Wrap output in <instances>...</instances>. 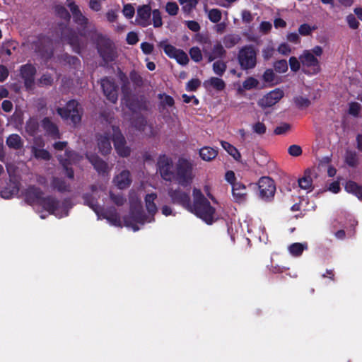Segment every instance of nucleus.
<instances>
[{
  "instance_id": "72a5a7b5",
  "label": "nucleus",
  "mask_w": 362,
  "mask_h": 362,
  "mask_svg": "<svg viewBox=\"0 0 362 362\" xmlns=\"http://www.w3.org/2000/svg\"><path fill=\"white\" fill-rule=\"evenodd\" d=\"M204 86L206 88H212L217 90H221L225 88L224 81L219 78L213 77L208 81H206Z\"/></svg>"
},
{
  "instance_id": "39448f33",
  "label": "nucleus",
  "mask_w": 362,
  "mask_h": 362,
  "mask_svg": "<svg viewBox=\"0 0 362 362\" xmlns=\"http://www.w3.org/2000/svg\"><path fill=\"white\" fill-rule=\"evenodd\" d=\"M194 177L193 164L186 159H180L177 164L176 173L174 175V178L178 184L183 187L189 186Z\"/></svg>"
},
{
  "instance_id": "e2e57ef3",
  "label": "nucleus",
  "mask_w": 362,
  "mask_h": 362,
  "mask_svg": "<svg viewBox=\"0 0 362 362\" xmlns=\"http://www.w3.org/2000/svg\"><path fill=\"white\" fill-rule=\"evenodd\" d=\"M291 126L287 123H284L276 127L274 129V133L276 134H284L288 131H289Z\"/></svg>"
},
{
  "instance_id": "774afa93",
  "label": "nucleus",
  "mask_w": 362,
  "mask_h": 362,
  "mask_svg": "<svg viewBox=\"0 0 362 362\" xmlns=\"http://www.w3.org/2000/svg\"><path fill=\"white\" fill-rule=\"evenodd\" d=\"M139 41L138 35L134 32H129L127 35V42L129 45H135Z\"/></svg>"
},
{
  "instance_id": "412c9836",
  "label": "nucleus",
  "mask_w": 362,
  "mask_h": 362,
  "mask_svg": "<svg viewBox=\"0 0 362 362\" xmlns=\"http://www.w3.org/2000/svg\"><path fill=\"white\" fill-rule=\"evenodd\" d=\"M151 9L148 5H143L137 9L136 21L142 27H147L151 25Z\"/></svg>"
},
{
  "instance_id": "bb28decb",
  "label": "nucleus",
  "mask_w": 362,
  "mask_h": 362,
  "mask_svg": "<svg viewBox=\"0 0 362 362\" xmlns=\"http://www.w3.org/2000/svg\"><path fill=\"white\" fill-rule=\"evenodd\" d=\"M232 194L234 200L237 202H243L247 199L246 187L242 183L233 184Z\"/></svg>"
},
{
  "instance_id": "9b49d317",
  "label": "nucleus",
  "mask_w": 362,
  "mask_h": 362,
  "mask_svg": "<svg viewBox=\"0 0 362 362\" xmlns=\"http://www.w3.org/2000/svg\"><path fill=\"white\" fill-rule=\"evenodd\" d=\"M133 125L136 130L147 137L155 136L159 132L158 126L154 127L151 123H148L145 118L140 115L134 117Z\"/></svg>"
},
{
  "instance_id": "ea45409f",
  "label": "nucleus",
  "mask_w": 362,
  "mask_h": 362,
  "mask_svg": "<svg viewBox=\"0 0 362 362\" xmlns=\"http://www.w3.org/2000/svg\"><path fill=\"white\" fill-rule=\"evenodd\" d=\"M6 144L10 148L18 149L22 147L23 142L18 134H11L6 140Z\"/></svg>"
},
{
  "instance_id": "37998d69",
  "label": "nucleus",
  "mask_w": 362,
  "mask_h": 362,
  "mask_svg": "<svg viewBox=\"0 0 362 362\" xmlns=\"http://www.w3.org/2000/svg\"><path fill=\"white\" fill-rule=\"evenodd\" d=\"M100 87L102 90H115L116 89L113 79L107 77L101 79Z\"/></svg>"
},
{
  "instance_id": "473e14b6",
  "label": "nucleus",
  "mask_w": 362,
  "mask_h": 362,
  "mask_svg": "<svg viewBox=\"0 0 362 362\" xmlns=\"http://www.w3.org/2000/svg\"><path fill=\"white\" fill-rule=\"evenodd\" d=\"M204 11L207 13L209 19L213 23H218L222 17L221 11L218 8L209 9L206 4L204 6Z\"/></svg>"
},
{
  "instance_id": "6e6552de",
  "label": "nucleus",
  "mask_w": 362,
  "mask_h": 362,
  "mask_svg": "<svg viewBox=\"0 0 362 362\" xmlns=\"http://www.w3.org/2000/svg\"><path fill=\"white\" fill-rule=\"evenodd\" d=\"M57 112L63 119H70L74 125L81 122L82 110L78 103L74 100H69L65 107H59Z\"/></svg>"
},
{
  "instance_id": "4d7b16f0",
  "label": "nucleus",
  "mask_w": 362,
  "mask_h": 362,
  "mask_svg": "<svg viewBox=\"0 0 362 362\" xmlns=\"http://www.w3.org/2000/svg\"><path fill=\"white\" fill-rule=\"evenodd\" d=\"M55 11L62 18H64L65 20L70 19L71 16L65 7L62 6H57L55 8Z\"/></svg>"
},
{
  "instance_id": "a18cd8bd",
  "label": "nucleus",
  "mask_w": 362,
  "mask_h": 362,
  "mask_svg": "<svg viewBox=\"0 0 362 362\" xmlns=\"http://www.w3.org/2000/svg\"><path fill=\"white\" fill-rule=\"evenodd\" d=\"M274 70L280 74H284L288 70V64L286 59L278 60L274 64Z\"/></svg>"
},
{
  "instance_id": "13d9d810",
  "label": "nucleus",
  "mask_w": 362,
  "mask_h": 362,
  "mask_svg": "<svg viewBox=\"0 0 362 362\" xmlns=\"http://www.w3.org/2000/svg\"><path fill=\"white\" fill-rule=\"evenodd\" d=\"M315 29V27L312 28L308 24L304 23L298 28V32L301 35L305 36L309 35Z\"/></svg>"
},
{
  "instance_id": "20e7f679",
  "label": "nucleus",
  "mask_w": 362,
  "mask_h": 362,
  "mask_svg": "<svg viewBox=\"0 0 362 362\" xmlns=\"http://www.w3.org/2000/svg\"><path fill=\"white\" fill-rule=\"evenodd\" d=\"M105 190V187L103 185L98 186L93 185L91 187V194H86L84 195V202L95 212L99 218L102 216L104 218H106L110 224L115 226H121V222L117 214H110L107 211H103L100 207L97 204V197H100Z\"/></svg>"
},
{
  "instance_id": "a878e982",
  "label": "nucleus",
  "mask_w": 362,
  "mask_h": 362,
  "mask_svg": "<svg viewBox=\"0 0 362 362\" xmlns=\"http://www.w3.org/2000/svg\"><path fill=\"white\" fill-rule=\"evenodd\" d=\"M283 97V92H268L259 100V105L262 107H270L276 104Z\"/></svg>"
},
{
  "instance_id": "69168bd1",
  "label": "nucleus",
  "mask_w": 362,
  "mask_h": 362,
  "mask_svg": "<svg viewBox=\"0 0 362 362\" xmlns=\"http://www.w3.org/2000/svg\"><path fill=\"white\" fill-rule=\"evenodd\" d=\"M159 98L161 100L162 104L164 105L172 106L174 103L173 98L165 95V93L160 94Z\"/></svg>"
},
{
  "instance_id": "6e6d98bb",
  "label": "nucleus",
  "mask_w": 362,
  "mask_h": 362,
  "mask_svg": "<svg viewBox=\"0 0 362 362\" xmlns=\"http://www.w3.org/2000/svg\"><path fill=\"white\" fill-rule=\"evenodd\" d=\"M73 18L75 23L79 25L85 26L88 24V20L86 16L83 15L81 11L76 14L74 16H73Z\"/></svg>"
},
{
  "instance_id": "680f3d73",
  "label": "nucleus",
  "mask_w": 362,
  "mask_h": 362,
  "mask_svg": "<svg viewBox=\"0 0 362 362\" xmlns=\"http://www.w3.org/2000/svg\"><path fill=\"white\" fill-rule=\"evenodd\" d=\"M300 61H299L296 57H291L289 59V64L291 69L293 71H297L300 69Z\"/></svg>"
},
{
  "instance_id": "2f4dec72",
  "label": "nucleus",
  "mask_w": 362,
  "mask_h": 362,
  "mask_svg": "<svg viewBox=\"0 0 362 362\" xmlns=\"http://www.w3.org/2000/svg\"><path fill=\"white\" fill-rule=\"evenodd\" d=\"M221 145L235 160H240L241 155L234 146L225 141H221Z\"/></svg>"
},
{
  "instance_id": "052dcab7",
  "label": "nucleus",
  "mask_w": 362,
  "mask_h": 362,
  "mask_svg": "<svg viewBox=\"0 0 362 362\" xmlns=\"http://www.w3.org/2000/svg\"><path fill=\"white\" fill-rule=\"evenodd\" d=\"M111 200L117 206H121L124 203V197L120 194H115L112 192L110 193Z\"/></svg>"
},
{
  "instance_id": "09e8293b",
  "label": "nucleus",
  "mask_w": 362,
  "mask_h": 362,
  "mask_svg": "<svg viewBox=\"0 0 362 362\" xmlns=\"http://www.w3.org/2000/svg\"><path fill=\"white\" fill-rule=\"evenodd\" d=\"M346 163L350 166H355L358 163L356 153L352 151H347L345 156Z\"/></svg>"
},
{
  "instance_id": "393cba45",
  "label": "nucleus",
  "mask_w": 362,
  "mask_h": 362,
  "mask_svg": "<svg viewBox=\"0 0 362 362\" xmlns=\"http://www.w3.org/2000/svg\"><path fill=\"white\" fill-rule=\"evenodd\" d=\"M315 176L314 172L308 169L305 171L303 176L298 180V185L302 189L311 192L314 189L313 184V177Z\"/></svg>"
},
{
  "instance_id": "de8ad7c7",
  "label": "nucleus",
  "mask_w": 362,
  "mask_h": 362,
  "mask_svg": "<svg viewBox=\"0 0 362 362\" xmlns=\"http://www.w3.org/2000/svg\"><path fill=\"white\" fill-rule=\"evenodd\" d=\"M226 69V64L223 61H216L213 64V70L216 75L222 76Z\"/></svg>"
},
{
  "instance_id": "a19ab883",
  "label": "nucleus",
  "mask_w": 362,
  "mask_h": 362,
  "mask_svg": "<svg viewBox=\"0 0 362 362\" xmlns=\"http://www.w3.org/2000/svg\"><path fill=\"white\" fill-rule=\"evenodd\" d=\"M293 102L296 106L298 108H305L310 105V99L303 95H298L293 98Z\"/></svg>"
},
{
  "instance_id": "1a4fd4ad",
  "label": "nucleus",
  "mask_w": 362,
  "mask_h": 362,
  "mask_svg": "<svg viewBox=\"0 0 362 362\" xmlns=\"http://www.w3.org/2000/svg\"><path fill=\"white\" fill-rule=\"evenodd\" d=\"M31 48L45 59L51 58L53 54L52 40L46 37H37L33 40Z\"/></svg>"
},
{
  "instance_id": "4468645a",
  "label": "nucleus",
  "mask_w": 362,
  "mask_h": 362,
  "mask_svg": "<svg viewBox=\"0 0 362 362\" xmlns=\"http://www.w3.org/2000/svg\"><path fill=\"white\" fill-rule=\"evenodd\" d=\"M160 47H162L165 53L170 57L175 58L178 63L185 65L189 62V58L185 52L182 50L177 49L175 47L166 44L163 42L160 43Z\"/></svg>"
},
{
  "instance_id": "423d86ee",
  "label": "nucleus",
  "mask_w": 362,
  "mask_h": 362,
  "mask_svg": "<svg viewBox=\"0 0 362 362\" xmlns=\"http://www.w3.org/2000/svg\"><path fill=\"white\" fill-rule=\"evenodd\" d=\"M237 58L243 70L253 69L257 64V51L252 45H245L239 50Z\"/></svg>"
},
{
  "instance_id": "bf43d9fd",
  "label": "nucleus",
  "mask_w": 362,
  "mask_h": 362,
  "mask_svg": "<svg viewBox=\"0 0 362 362\" xmlns=\"http://www.w3.org/2000/svg\"><path fill=\"white\" fill-rule=\"evenodd\" d=\"M122 13L127 18H132L135 13V10L131 4H126L124 6Z\"/></svg>"
},
{
  "instance_id": "cd10ccee",
  "label": "nucleus",
  "mask_w": 362,
  "mask_h": 362,
  "mask_svg": "<svg viewBox=\"0 0 362 362\" xmlns=\"http://www.w3.org/2000/svg\"><path fill=\"white\" fill-rule=\"evenodd\" d=\"M218 155V151L216 148L204 146L199 150V156L205 161H211Z\"/></svg>"
},
{
  "instance_id": "c9c22d12",
  "label": "nucleus",
  "mask_w": 362,
  "mask_h": 362,
  "mask_svg": "<svg viewBox=\"0 0 362 362\" xmlns=\"http://www.w3.org/2000/svg\"><path fill=\"white\" fill-rule=\"evenodd\" d=\"M182 5V10L185 13H190L197 6L198 0H178Z\"/></svg>"
},
{
  "instance_id": "58836bf2",
  "label": "nucleus",
  "mask_w": 362,
  "mask_h": 362,
  "mask_svg": "<svg viewBox=\"0 0 362 362\" xmlns=\"http://www.w3.org/2000/svg\"><path fill=\"white\" fill-rule=\"evenodd\" d=\"M44 129L52 136L55 138L58 137L59 132L57 127L49 119L45 118L42 121Z\"/></svg>"
},
{
  "instance_id": "7c9ffc66",
  "label": "nucleus",
  "mask_w": 362,
  "mask_h": 362,
  "mask_svg": "<svg viewBox=\"0 0 362 362\" xmlns=\"http://www.w3.org/2000/svg\"><path fill=\"white\" fill-rule=\"evenodd\" d=\"M226 52L223 45L218 42L214 46L211 52L209 54V61L212 62L215 59L221 58L225 56Z\"/></svg>"
},
{
  "instance_id": "5701e85b",
  "label": "nucleus",
  "mask_w": 362,
  "mask_h": 362,
  "mask_svg": "<svg viewBox=\"0 0 362 362\" xmlns=\"http://www.w3.org/2000/svg\"><path fill=\"white\" fill-rule=\"evenodd\" d=\"M132 181L130 173L127 170H124L116 175L113 179L115 185L120 189H126L129 187Z\"/></svg>"
},
{
  "instance_id": "a211bd4d",
  "label": "nucleus",
  "mask_w": 362,
  "mask_h": 362,
  "mask_svg": "<svg viewBox=\"0 0 362 362\" xmlns=\"http://www.w3.org/2000/svg\"><path fill=\"white\" fill-rule=\"evenodd\" d=\"M110 137L112 138L111 125L107 127V132L104 134L99 135L98 138V148L100 152L103 155L110 153L112 150Z\"/></svg>"
},
{
  "instance_id": "79ce46f5",
  "label": "nucleus",
  "mask_w": 362,
  "mask_h": 362,
  "mask_svg": "<svg viewBox=\"0 0 362 362\" xmlns=\"http://www.w3.org/2000/svg\"><path fill=\"white\" fill-rule=\"evenodd\" d=\"M53 78L49 74H44L42 76L38 79L37 84L40 88H46L49 86H51L53 83Z\"/></svg>"
},
{
  "instance_id": "0eeeda50",
  "label": "nucleus",
  "mask_w": 362,
  "mask_h": 362,
  "mask_svg": "<svg viewBox=\"0 0 362 362\" xmlns=\"http://www.w3.org/2000/svg\"><path fill=\"white\" fill-rule=\"evenodd\" d=\"M94 35L98 52L104 61L106 62L114 61L117 57V52L113 42L97 32Z\"/></svg>"
},
{
  "instance_id": "f3484780",
  "label": "nucleus",
  "mask_w": 362,
  "mask_h": 362,
  "mask_svg": "<svg viewBox=\"0 0 362 362\" xmlns=\"http://www.w3.org/2000/svg\"><path fill=\"white\" fill-rule=\"evenodd\" d=\"M62 38L71 45L76 53H80L81 49L84 47L83 43L81 42L76 33L69 28H66L63 30Z\"/></svg>"
},
{
  "instance_id": "603ef678",
  "label": "nucleus",
  "mask_w": 362,
  "mask_h": 362,
  "mask_svg": "<svg viewBox=\"0 0 362 362\" xmlns=\"http://www.w3.org/2000/svg\"><path fill=\"white\" fill-rule=\"evenodd\" d=\"M252 129L254 133L262 135L266 132L267 127L263 122H257L252 125Z\"/></svg>"
},
{
  "instance_id": "aec40b11",
  "label": "nucleus",
  "mask_w": 362,
  "mask_h": 362,
  "mask_svg": "<svg viewBox=\"0 0 362 362\" xmlns=\"http://www.w3.org/2000/svg\"><path fill=\"white\" fill-rule=\"evenodd\" d=\"M66 158H62L61 156H58L59 160L62 165L64 167L66 170V173L67 177L69 178H73L74 177V171L69 168L68 165L72 163H75L80 160L81 156H78L76 153L71 151H66L65 153Z\"/></svg>"
},
{
  "instance_id": "f257e3e1",
  "label": "nucleus",
  "mask_w": 362,
  "mask_h": 362,
  "mask_svg": "<svg viewBox=\"0 0 362 362\" xmlns=\"http://www.w3.org/2000/svg\"><path fill=\"white\" fill-rule=\"evenodd\" d=\"M157 195L155 193L147 194L145 196L146 208L148 215L145 216L142 212V207L139 198L134 192H130V214L128 217L124 218V226L131 228L134 231L139 230V225H143L146 222L153 221V216L157 212V206L154 203Z\"/></svg>"
},
{
  "instance_id": "f704fd0d",
  "label": "nucleus",
  "mask_w": 362,
  "mask_h": 362,
  "mask_svg": "<svg viewBox=\"0 0 362 362\" xmlns=\"http://www.w3.org/2000/svg\"><path fill=\"white\" fill-rule=\"evenodd\" d=\"M347 192L356 195L358 199H362V187L358 185L356 182H347L345 186Z\"/></svg>"
},
{
  "instance_id": "7ed1b4c3",
  "label": "nucleus",
  "mask_w": 362,
  "mask_h": 362,
  "mask_svg": "<svg viewBox=\"0 0 362 362\" xmlns=\"http://www.w3.org/2000/svg\"><path fill=\"white\" fill-rule=\"evenodd\" d=\"M194 203L189 206V211L195 214L207 224H212L218 217L215 208L203 195L200 189H193Z\"/></svg>"
},
{
  "instance_id": "ddd939ff",
  "label": "nucleus",
  "mask_w": 362,
  "mask_h": 362,
  "mask_svg": "<svg viewBox=\"0 0 362 362\" xmlns=\"http://www.w3.org/2000/svg\"><path fill=\"white\" fill-rule=\"evenodd\" d=\"M259 189L260 197L264 199H268L274 195L276 187L274 181L268 177H262L259 179Z\"/></svg>"
},
{
  "instance_id": "c85d7f7f",
  "label": "nucleus",
  "mask_w": 362,
  "mask_h": 362,
  "mask_svg": "<svg viewBox=\"0 0 362 362\" xmlns=\"http://www.w3.org/2000/svg\"><path fill=\"white\" fill-rule=\"evenodd\" d=\"M288 249L292 256L299 257L304 250L308 249V244L306 243H296L289 245Z\"/></svg>"
},
{
  "instance_id": "dca6fc26",
  "label": "nucleus",
  "mask_w": 362,
  "mask_h": 362,
  "mask_svg": "<svg viewBox=\"0 0 362 362\" xmlns=\"http://www.w3.org/2000/svg\"><path fill=\"white\" fill-rule=\"evenodd\" d=\"M158 165L161 177L165 180H171L174 178L173 172V161L167 156H160L158 161Z\"/></svg>"
},
{
  "instance_id": "0e129e2a",
  "label": "nucleus",
  "mask_w": 362,
  "mask_h": 362,
  "mask_svg": "<svg viewBox=\"0 0 362 362\" xmlns=\"http://www.w3.org/2000/svg\"><path fill=\"white\" fill-rule=\"evenodd\" d=\"M288 153L292 156H298L302 153V149L298 145H291L288 149Z\"/></svg>"
},
{
  "instance_id": "f03ea898",
  "label": "nucleus",
  "mask_w": 362,
  "mask_h": 362,
  "mask_svg": "<svg viewBox=\"0 0 362 362\" xmlns=\"http://www.w3.org/2000/svg\"><path fill=\"white\" fill-rule=\"evenodd\" d=\"M25 199L30 204H37L42 206L49 214H52L58 218L66 216L68 210L71 207L67 202L59 203L52 198L42 197L41 191L34 187L28 189L25 193Z\"/></svg>"
},
{
  "instance_id": "4be33fe9",
  "label": "nucleus",
  "mask_w": 362,
  "mask_h": 362,
  "mask_svg": "<svg viewBox=\"0 0 362 362\" xmlns=\"http://www.w3.org/2000/svg\"><path fill=\"white\" fill-rule=\"evenodd\" d=\"M87 158L99 174L105 175L108 174L110 171L111 168L108 166L107 163L97 155L87 154Z\"/></svg>"
},
{
  "instance_id": "6ab92c4d",
  "label": "nucleus",
  "mask_w": 362,
  "mask_h": 362,
  "mask_svg": "<svg viewBox=\"0 0 362 362\" xmlns=\"http://www.w3.org/2000/svg\"><path fill=\"white\" fill-rule=\"evenodd\" d=\"M124 97L122 99V105L125 106V108L124 107L123 110L126 113V108L132 112L133 114H136L144 109L143 105L140 104L137 100L131 98L129 92H124Z\"/></svg>"
},
{
  "instance_id": "49530a36",
  "label": "nucleus",
  "mask_w": 362,
  "mask_h": 362,
  "mask_svg": "<svg viewBox=\"0 0 362 362\" xmlns=\"http://www.w3.org/2000/svg\"><path fill=\"white\" fill-rule=\"evenodd\" d=\"M153 25L155 28H160L163 25L161 13L158 9H154L151 12Z\"/></svg>"
},
{
  "instance_id": "338daca9",
  "label": "nucleus",
  "mask_w": 362,
  "mask_h": 362,
  "mask_svg": "<svg viewBox=\"0 0 362 362\" xmlns=\"http://www.w3.org/2000/svg\"><path fill=\"white\" fill-rule=\"evenodd\" d=\"M346 21L350 28L352 29H356L358 27V22L357 21L356 17L353 14H350L346 17Z\"/></svg>"
},
{
  "instance_id": "864d4df0",
  "label": "nucleus",
  "mask_w": 362,
  "mask_h": 362,
  "mask_svg": "<svg viewBox=\"0 0 362 362\" xmlns=\"http://www.w3.org/2000/svg\"><path fill=\"white\" fill-rule=\"evenodd\" d=\"M52 185L54 188L60 192H64L69 189V185L59 179L54 178L52 181Z\"/></svg>"
},
{
  "instance_id": "b1692460",
  "label": "nucleus",
  "mask_w": 362,
  "mask_h": 362,
  "mask_svg": "<svg viewBox=\"0 0 362 362\" xmlns=\"http://www.w3.org/2000/svg\"><path fill=\"white\" fill-rule=\"evenodd\" d=\"M169 195L173 202L182 205L189 211V206H191L192 204L189 203L190 199L188 193L181 192L180 190H175L170 191Z\"/></svg>"
},
{
  "instance_id": "c03bdc74",
  "label": "nucleus",
  "mask_w": 362,
  "mask_h": 362,
  "mask_svg": "<svg viewBox=\"0 0 362 362\" xmlns=\"http://www.w3.org/2000/svg\"><path fill=\"white\" fill-rule=\"evenodd\" d=\"M32 152L34 154L35 157L37 159L47 160H49L50 158L49 153L45 149H40L36 147H33Z\"/></svg>"
},
{
  "instance_id": "f8f14e48",
  "label": "nucleus",
  "mask_w": 362,
  "mask_h": 362,
  "mask_svg": "<svg viewBox=\"0 0 362 362\" xmlns=\"http://www.w3.org/2000/svg\"><path fill=\"white\" fill-rule=\"evenodd\" d=\"M36 73L37 69L31 63H27L20 66L19 75L27 89H32L34 87Z\"/></svg>"
},
{
  "instance_id": "5fc2aeb1",
  "label": "nucleus",
  "mask_w": 362,
  "mask_h": 362,
  "mask_svg": "<svg viewBox=\"0 0 362 362\" xmlns=\"http://www.w3.org/2000/svg\"><path fill=\"white\" fill-rule=\"evenodd\" d=\"M258 81L253 77L247 78L243 83V86L246 90L252 89L257 87Z\"/></svg>"
},
{
  "instance_id": "4c0bfd02",
  "label": "nucleus",
  "mask_w": 362,
  "mask_h": 362,
  "mask_svg": "<svg viewBox=\"0 0 362 362\" xmlns=\"http://www.w3.org/2000/svg\"><path fill=\"white\" fill-rule=\"evenodd\" d=\"M262 78L264 81L268 83L269 86H274L278 83V77L271 69H268L264 71Z\"/></svg>"
},
{
  "instance_id": "2eb2a0df",
  "label": "nucleus",
  "mask_w": 362,
  "mask_h": 362,
  "mask_svg": "<svg viewBox=\"0 0 362 362\" xmlns=\"http://www.w3.org/2000/svg\"><path fill=\"white\" fill-rule=\"evenodd\" d=\"M299 60L303 66L310 69L311 74H317L320 71L319 61L310 50H305L300 56Z\"/></svg>"
},
{
  "instance_id": "3c124183",
  "label": "nucleus",
  "mask_w": 362,
  "mask_h": 362,
  "mask_svg": "<svg viewBox=\"0 0 362 362\" xmlns=\"http://www.w3.org/2000/svg\"><path fill=\"white\" fill-rule=\"evenodd\" d=\"M189 55L195 62H199L202 59L201 50L197 47H193L190 49Z\"/></svg>"
},
{
  "instance_id": "8fccbe9b",
  "label": "nucleus",
  "mask_w": 362,
  "mask_h": 362,
  "mask_svg": "<svg viewBox=\"0 0 362 362\" xmlns=\"http://www.w3.org/2000/svg\"><path fill=\"white\" fill-rule=\"evenodd\" d=\"M165 9L170 16H176L179 11V6L175 2H168Z\"/></svg>"
},
{
  "instance_id": "9d476101",
  "label": "nucleus",
  "mask_w": 362,
  "mask_h": 362,
  "mask_svg": "<svg viewBox=\"0 0 362 362\" xmlns=\"http://www.w3.org/2000/svg\"><path fill=\"white\" fill-rule=\"evenodd\" d=\"M112 132V141L117 153L122 157H127L130 154L131 150L126 145V140L121 134L119 128L115 125H111Z\"/></svg>"
},
{
  "instance_id": "c756f323",
  "label": "nucleus",
  "mask_w": 362,
  "mask_h": 362,
  "mask_svg": "<svg viewBox=\"0 0 362 362\" xmlns=\"http://www.w3.org/2000/svg\"><path fill=\"white\" fill-rule=\"evenodd\" d=\"M18 192V187L16 183H11L1 192V197L8 199L16 196Z\"/></svg>"
},
{
  "instance_id": "e433bc0d",
  "label": "nucleus",
  "mask_w": 362,
  "mask_h": 362,
  "mask_svg": "<svg viewBox=\"0 0 362 362\" xmlns=\"http://www.w3.org/2000/svg\"><path fill=\"white\" fill-rule=\"evenodd\" d=\"M240 39L241 38L238 35L229 34L224 36L223 42L226 47L231 48L237 45L240 42Z\"/></svg>"
}]
</instances>
